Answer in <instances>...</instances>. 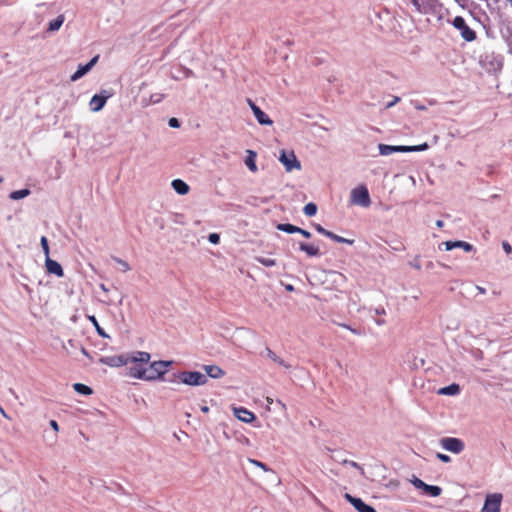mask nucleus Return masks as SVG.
<instances>
[{"label": "nucleus", "mask_w": 512, "mask_h": 512, "mask_svg": "<svg viewBox=\"0 0 512 512\" xmlns=\"http://www.w3.org/2000/svg\"><path fill=\"white\" fill-rule=\"evenodd\" d=\"M150 354L144 351H137L130 355L131 366L128 368V375L141 380H146L145 365L150 361Z\"/></svg>", "instance_id": "f257e3e1"}, {"label": "nucleus", "mask_w": 512, "mask_h": 512, "mask_svg": "<svg viewBox=\"0 0 512 512\" xmlns=\"http://www.w3.org/2000/svg\"><path fill=\"white\" fill-rule=\"evenodd\" d=\"M172 364L173 361L171 360H159L151 362L148 367H146L145 381L165 380V374Z\"/></svg>", "instance_id": "f03ea898"}, {"label": "nucleus", "mask_w": 512, "mask_h": 512, "mask_svg": "<svg viewBox=\"0 0 512 512\" xmlns=\"http://www.w3.org/2000/svg\"><path fill=\"white\" fill-rule=\"evenodd\" d=\"M480 64L490 73L499 72L503 67V56L487 50L480 56Z\"/></svg>", "instance_id": "7ed1b4c3"}, {"label": "nucleus", "mask_w": 512, "mask_h": 512, "mask_svg": "<svg viewBox=\"0 0 512 512\" xmlns=\"http://www.w3.org/2000/svg\"><path fill=\"white\" fill-rule=\"evenodd\" d=\"M180 383L189 386H202L208 381L207 375L199 371H182L178 373Z\"/></svg>", "instance_id": "20e7f679"}, {"label": "nucleus", "mask_w": 512, "mask_h": 512, "mask_svg": "<svg viewBox=\"0 0 512 512\" xmlns=\"http://www.w3.org/2000/svg\"><path fill=\"white\" fill-rule=\"evenodd\" d=\"M350 198H351L352 204H355V205H358V206H361L364 208H367L371 205L369 191L363 185L354 188L351 191Z\"/></svg>", "instance_id": "39448f33"}, {"label": "nucleus", "mask_w": 512, "mask_h": 512, "mask_svg": "<svg viewBox=\"0 0 512 512\" xmlns=\"http://www.w3.org/2000/svg\"><path fill=\"white\" fill-rule=\"evenodd\" d=\"M453 26L460 31L462 38L468 42L476 39V33L467 24L463 17L456 16L452 21Z\"/></svg>", "instance_id": "423d86ee"}, {"label": "nucleus", "mask_w": 512, "mask_h": 512, "mask_svg": "<svg viewBox=\"0 0 512 512\" xmlns=\"http://www.w3.org/2000/svg\"><path fill=\"white\" fill-rule=\"evenodd\" d=\"M502 499L501 493L487 494L481 512H500Z\"/></svg>", "instance_id": "0eeeda50"}, {"label": "nucleus", "mask_w": 512, "mask_h": 512, "mask_svg": "<svg viewBox=\"0 0 512 512\" xmlns=\"http://www.w3.org/2000/svg\"><path fill=\"white\" fill-rule=\"evenodd\" d=\"M440 445L443 449L452 452L454 454H460L464 448V442L455 437H444L440 440Z\"/></svg>", "instance_id": "6e6552de"}, {"label": "nucleus", "mask_w": 512, "mask_h": 512, "mask_svg": "<svg viewBox=\"0 0 512 512\" xmlns=\"http://www.w3.org/2000/svg\"><path fill=\"white\" fill-rule=\"evenodd\" d=\"M279 161L283 164L287 172L301 168V163L293 151L286 152L285 150H282Z\"/></svg>", "instance_id": "1a4fd4ad"}, {"label": "nucleus", "mask_w": 512, "mask_h": 512, "mask_svg": "<svg viewBox=\"0 0 512 512\" xmlns=\"http://www.w3.org/2000/svg\"><path fill=\"white\" fill-rule=\"evenodd\" d=\"M100 363L110 367H121L126 366L130 363L129 354L112 355L100 358Z\"/></svg>", "instance_id": "9d476101"}, {"label": "nucleus", "mask_w": 512, "mask_h": 512, "mask_svg": "<svg viewBox=\"0 0 512 512\" xmlns=\"http://www.w3.org/2000/svg\"><path fill=\"white\" fill-rule=\"evenodd\" d=\"M111 95L112 94L106 90L101 91L99 94L93 95L89 103L90 109L93 112L100 111L106 104V101L111 97Z\"/></svg>", "instance_id": "9b49d317"}, {"label": "nucleus", "mask_w": 512, "mask_h": 512, "mask_svg": "<svg viewBox=\"0 0 512 512\" xmlns=\"http://www.w3.org/2000/svg\"><path fill=\"white\" fill-rule=\"evenodd\" d=\"M99 55L94 56L88 63L80 64L75 73H73L70 77L72 82H75L86 75L98 62Z\"/></svg>", "instance_id": "f8f14e48"}, {"label": "nucleus", "mask_w": 512, "mask_h": 512, "mask_svg": "<svg viewBox=\"0 0 512 512\" xmlns=\"http://www.w3.org/2000/svg\"><path fill=\"white\" fill-rule=\"evenodd\" d=\"M248 105L250 106L256 120L260 125H272L273 121L270 117L261 110L251 99H247Z\"/></svg>", "instance_id": "ddd939ff"}, {"label": "nucleus", "mask_w": 512, "mask_h": 512, "mask_svg": "<svg viewBox=\"0 0 512 512\" xmlns=\"http://www.w3.org/2000/svg\"><path fill=\"white\" fill-rule=\"evenodd\" d=\"M345 499L358 511V512H376L375 508L366 504L361 498L354 497L348 493L345 494Z\"/></svg>", "instance_id": "4468645a"}, {"label": "nucleus", "mask_w": 512, "mask_h": 512, "mask_svg": "<svg viewBox=\"0 0 512 512\" xmlns=\"http://www.w3.org/2000/svg\"><path fill=\"white\" fill-rule=\"evenodd\" d=\"M416 11L426 14L434 8L436 0H410Z\"/></svg>", "instance_id": "2eb2a0df"}, {"label": "nucleus", "mask_w": 512, "mask_h": 512, "mask_svg": "<svg viewBox=\"0 0 512 512\" xmlns=\"http://www.w3.org/2000/svg\"><path fill=\"white\" fill-rule=\"evenodd\" d=\"M45 266H46L48 273L54 274L57 277L64 276V271H63L62 266L57 261L52 260L50 257H47L45 259Z\"/></svg>", "instance_id": "dca6fc26"}, {"label": "nucleus", "mask_w": 512, "mask_h": 512, "mask_svg": "<svg viewBox=\"0 0 512 512\" xmlns=\"http://www.w3.org/2000/svg\"><path fill=\"white\" fill-rule=\"evenodd\" d=\"M234 415L244 423H251L255 419L254 413L244 407L234 408Z\"/></svg>", "instance_id": "f3484780"}, {"label": "nucleus", "mask_w": 512, "mask_h": 512, "mask_svg": "<svg viewBox=\"0 0 512 512\" xmlns=\"http://www.w3.org/2000/svg\"><path fill=\"white\" fill-rule=\"evenodd\" d=\"M379 153L382 156H388L396 152H405L406 148L404 145L393 146L387 144L378 145Z\"/></svg>", "instance_id": "a211bd4d"}, {"label": "nucleus", "mask_w": 512, "mask_h": 512, "mask_svg": "<svg viewBox=\"0 0 512 512\" xmlns=\"http://www.w3.org/2000/svg\"><path fill=\"white\" fill-rule=\"evenodd\" d=\"M207 378L219 379L225 375V371L217 365H204L203 366Z\"/></svg>", "instance_id": "6ab92c4d"}, {"label": "nucleus", "mask_w": 512, "mask_h": 512, "mask_svg": "<svg viewBox=\"0 0 512 512\" xmlns=\"http://www.w3.org/2000/svg\"><path fill=\"white\" fill-rule=\"evenodd\" d=\"M299 250L302 252H305L307 256L309 257H317L320 256V250L318 246H315L314 244H307L304 242L299 243Z\"/></svg>", "instance_id": "aec40b11"}, {"label": "nucleus", "mask_w": 512, "mask_h": 512, "mask_svg": "<svg viewBox=\"0 0 512 512\" xmlns=\"http://www.w3.org/2000/svg\"><path fill=\"white\" fill-rule=\"evenodd\" d=\"M266 357L269 358L274 363L284 367L285 369H290L291 365L287 363L285 360L280 358L275 352H273L270 348L266 347L265 349Z\"/></svg>", "instance_id": "412c9836"}, {"label": "nucleus", "mask_w": 512, "mask_h": 512, "mask_svg": "<svg viewBox=\"0 0 512 512\" xmlns=\"http://www.w3.org/2000/svg\"><path fill=\"white\" fill-rule=\"evenodd\" d=\"M172 188L179 195H185L189 192V185L181 179H175L171 183Z\"/></svg>", "instance_id": "4be33fe9"}, {"label": "nucleus", "mask_w": 512, "mask_h": 512, "mask_svg": "<svg viewBox=\"0 0 512 512\" xmlns=\"http://www.w3.org/2000/svg\"><path fill=\"white\" fill-rule=\"evenodd\" d=\"M459 393H460V386L456 383L445 386V387L439 389V391H438V394H440V395H449V396L458 395Z\"/></svg>", "instance_id": "5701e85b"}, {"label": "nucleus", "mask_w": 512, "mask_h": 512, "mask_svg": "<svg viewBox=\"0 0 512 512\" xmlns=\"http://www.w3.org/2000/svg\"><path fill=\"white\" fill-rule=\"evenodd\" d=\"M248 155L245 158V164L249 168L250 171L256 172L257 171V165H256V153L252 150L247 151Z\"/></svg>", "instance_id": "b1692460"}, {"label": "nucleus", "mask_w": 512, "mask_h": 512, "mask_svg": "<svg viewBox=\"0 0 512 512\" xmlns=\"http://www.w3.org/2000/svg\"><path fill=\"white\" fill-rule=\"evenodd\" d=\"M423 492H424V494H426L430 497H438L441 494L442 489H441V487H439L437 485L425 484V486L423 488Z\"/></svg>", "instance_id": "393cba45"}, {"label": "nucleus", "mask_w": 512, "mask_h": 512, "mask_svg": "<svg viewBox=\"0 0 512 512\" xmlns=\"http://www.w3.org/2000/svg\"><path fill=\"white\" fill-rule=\"evenodd\" d=\"M88 320L95 327V330L99 336L102 338H110V336L105 332V330L99 325L96 317L94 315H89Z\"/></svg>", "instance_id": "a878e982"}, {"label": "nucleus", "mask_w": 512, "mask_h": 512, "mask_svg": "<svg viewBox=\"0 0 512 512\" xmlns=\"http://www.w3.org/2000/svg\"><path fill=\"white\" fill-rule=\"evenodd\" d=\"M64 20V15H58L55 19L49 22L48 31L54 32L59 30Z\"/></svg>", "instance_id": "bb28decb"}, {"label": "nucleus", "mask_w": 512, "mask_h": 512, "mask_svg": "<svg viewBox=\"0 0 512 512\" xmlns=\"http://www.w3.org/2000/svg\"><path fill=\"white\" fill-rule=\"evenodd\" d=\"M325 236L337 243H346L349 245H352L354 243L353 239H347V238L341 237L329 230L327 231V234Z\"/></svg>", "instance_id": "cd10ccee"}, {"label": "nucleus", "mask_w": 512, "mask_h": 512, "mask_svg": "<svg viewBox=\"0 0 512 512\" xmlns=\"http://www.w3.org/2000/svg\"><path fill=\"white\" fill-rule=\"evenodd\" d=\"M31 194V191L27 188L13 191L9 194L11 200H20Z\"/></svg>", "instance_id": "c85d7f7f"}, {"label": "nucleus", "mask_w": 512, "mask_h": 512, "mask_svg": "<svg viewBox=\"0 0 512 512\" xmlns=\"http://www.w3.org/2000/svg\"><path fill=\"white\" fill-rule=\"evenodd\" d=\"M276 228H277V230L288 233V234H293L298 231V226L292 225L290 223L277 224Z\"/></svg>", "instance_id": "c756f323"}, {"label": "nucleus", "mask_w": 512, "mask_h": 512, "mask_svg": "<svg viewBox=\"0 0 512 512\" xmlns=\"http://www.w3.org/2000/svg\"><path fill=\"white\" fill-rule=\"evenodd\" d=\"M501 36L504 39L507 46L512 42V25H507L500 30Z\"/></svg>", "instance_id": "7c9ffc66"}, {"label": "nucleus", "mask_w": 512, "mask_h": 512, "mask_svg": "<svg viewBox=\"0 0 512 512\" xmlns=\"http://www.w3.org/2000/svg\"><path fill=\"white\" fill-rule=\"evenodd\" d=\"M73 388L76 392H78L79 394H82V395H91L93 392L89 386L82 384V383H75L73 385Z\"/></svg>", "instance_id": "2f4dec72"}, {"label": "nucleus", "mask_w": 512, "mask_h": 512, "mask_svg": "<svg viewBox=\"0 0 512 512\" xmlns=\"http://www.w3.org/2000/svg\"><path fill=\"white\" fill-rule=\"evenodd\" d=\"M303 212L307 216H314L317 213V205L313 202H310L304 206Z\"/></svg>", "instance_id": "473e14b6"}, {"label": "nucleus", "mask_w": 512, "mask_h": 512, "mask_svg": "<svg viewBox=\"0 0 512 512\" xmlns=\"http://www.w3.org/2000/svg\"><path fill=\"white\" fill-rule=\"evenodd\" d=\"M256 261L260 264H262L265 267H272L276 265V260L272 258H266V257H256Z\"/></svg>", "instance_id": "72a5a7b5"}, {"label": "nucleus", "mask_w": 512, "mask_h": 512, "mask_svg": "<svg viewBox=\"0 0 512 512\" xmlns=\"http://www.w3.org/2000/svg\"><path fill=\"white\" fill-rule=\"evenodd\" d=\"M405 148H406L405 152L424 151V150L428 149V144L423 143V144L415 145V146H405Z\"/></svg>", "instance_id": "f704fd0d"}, {"label": "nucleus", "mask_w": 512, "mask_h": 512, "mask_svg": "<svg viewBox=\"0 0 512 512\" xmlns=\"http://www.w3.org/2000/svg\"><path fill=\"white\" fill-rule=\"evenodd\" d=\"M456 248H462L466 252H472L474 251V247L465 241H456Z\"/></svg>", "instance_id": "c9c22d12"}, {"label": "nucleus", "mask_w": 512, "mask_h": 512, "mask_svg": "<svg viewBox=\"0 0 512 512\" xmlns=\"http://www.w3.org/2000/svg\"><path fill=\"white\" fill-rule=\"evenodd\" d=\"M40 242H41V247H42V250H43L46 258L49 257L50 250H49L47 238L45 236H42Z\"/></svg>", "instance_id": "e433bc0d"}, {"label": "nucleus", "mask_w": 512, "mask_h": 512, "mask_svg": "<svg viewBox=\"0 0 512 512\" xmlns=\"http://www.w3.org/2000/svg\"><path fill=\"white\" fill-rule=\"evenodd\" d=\"M248 460H249V462H250L251 464H253V465H255V466H257V467H259V468L263 469V470H264V471H266V472L271 471V469H270V468H269L265 463H263V462H261V461H258V460H255V459H251V458H250V459H248Z\"/></svg>", "instance_id": "4c0bfd02"}, {"label": "nucleus", "mask_w": 512, "mask_h": 512, "mask_svg": "<svg viewBox=\"0 0 512 512\" xmlns=\"http://www.w3.org/2000/svg\"><path fill=\"white\" fill-rule=\"evenodd\" d=\"M411 483L413 484V486L417 489H421L423 490L424 486H425V482L422 481L421 479L417 478V477H413V479L411 480Z\"/></svg>", "instance_id": "58836bf2"}, {"label": "nucleus", "mask_w": 512, "mask_h": 512, "mask_svg": "<svg viewBox=\"0 0 512 512\" xmlns=\"http://www.w3.org/2000/svg\"><path fill=\"white\" fill-rule=\"evenodd\" d=\"M389 245L395 251H403V250H405V246L401 242H399V241L391 242Z\"/></svg>", "instance_id": "ea45409f"}, {"label": "nucleus", "mask_w": 512, "mask_h": 512, "mask_svg": "<svg viewBox=\"0 0 512 512\" xmlns=\"http://www.w3.org/2000/svg\"><path fill=\"white\" fill-rule=\"evenodd\" d=\"M208 240L210 243L217 245L220 242V236L217 233H211L208 236Z\"/></svg>", "instance_id": "a19ab883"}, {"label": "nucleus", "mask_w": 512, "mask_h": 512, "mask_svg": "<svg viewBox=\"0 0 512 512\" xmlns=\"http://www.w3.org/2000/svg\"><path fill=\"white\" fill-rule=\"evenodd\" d=\"M437 458L443 463H449L451 461V457L443 453H437Z\"/></svg>", "instance_id": "79ce46f5"}, {"label": "nucleus", "mask_w": 512, "mask_h": 512, "mask_svg": "<svg viewBox=\"0 0 512 512\" xmlns=\"http://www.w3.org/2000/svg\"><path fill=\"white\" fill-rule=\"evenodd\" d=\"M168 124L171 128H179L180 127V122L177 118H170L169 121H168Z\"/></svg>", "instance_id": "37998d69"}, {"label": "nucleus", "mask_w": 512, "mask_h": 512, "mask_svg": "<svg viewBox=\"0 0 512 512\" xmlns=\"http://www.w3.org/2000/svg\"><path fill=\"white\" fill-rule=\"evenodd\" d=\"M163 94H153L150 97V101L154 104L159 103L163 99Z\"/></svg>", "instance_id": "c03bdc74"}, {"label": "nucleus", "mask_w": 512, "mask_h": 512, "mask_svg": "<svg viewBox=\"0 0 512 512\" xmlns=\"http://www.w3.org/2000/svg\"><path fill=\"white\" fill-rule=\"evenodd\" d=\"M313 227L315 228V230H316L318 233H320V234H322V235H324V236L327 234V231H328V230H327V229H325V228H324L323 226H321L320 224L314 223V224H313Z\"/></svg>", "instance_id": "a18cd8bd"}, {"label": "nucleus", "mask_w": 512, "mask_h": 512, "mask_svg": "<svg viewBox=\"0 0 512 512\" xmlns=\"http://www.w3.org/2000/svg\"><path fill=\"white\" fill-rule=\"evenodd\" d=\"M116 262H117L119 265H121V267H122V270H123V271H128V270H130V266H129V264H128L126 261H124V260H122V259H116Z\"/></svg>", "instance_id": "49530a36"}, {"label": "nucleus", "mask_w": 512, "mask_h": 512, "mask_svg": "<svg viewBox=\"0 0 512 512\" xmlns=\"http://www.w3.org/2000/svg\"><path fill=\"white\" fill-rule=\"evenodd\" d=\"M68 346L71 348H77V342L73 339L68 340L67 344L63 345V348L68 352Z\"/></svg>", "instance_id": "de8ad7c7"}, {"label": "nucleus", "mask_w": 512, "mask_h": 512, "mask_svg": "<svg viewBox=\"0 0 512 512\" xmlns=\"http://www.w3.org/2000/svg\"><path fill=\"white\" fill-rule=\"evenodd\" d=\"M502 248L507 254L512 253V246L507 241L502 242Z\"/></svg>", "instance_id": "09e8293b"}, {"label": "nucleus", "mask_w": 512, "mask_h": 512, "mask_svg": "<svg viewBox=\"0 0 512 512\" xmlns=\"http://www.w3.org/2000/svg\"><path fill=\"white\" fill-rule=\"evenodd\" d=\"M164 381H167L169 383H177V382H179L178 373L172 374L170 377L165 378Z\"/></svg>", "instance_id": "8fccbe9b"}, {"label": "nucleus", "mask_w": 512, "mask_h": 512, "mask_svg": "<svg viewBox=\"0 0 512 512\" xmlns=\"http://www.w3.org/2000/svg\"><path fill=\"white\" fill-rule=\"evenodd\" d=\"M444 244H445V249L447 251H450V250L456 248V245H455L456 241H446Z\"/></svg>", "instance_id": "3c124183"}, {"label": "nucleus", "mask_w": 512, "mask_h": 512, "mask_svg": "<svg viewBox=\"0 0 512 512\" xmlns=\"http://www.w3.org/2000/svg\"><path fill=\"white\" fill-rule=\"evenodd\" d=\"M399 101H400V98H399V97H397V96H395V97L393 98V100H392V101H390V102H388V103H386V104H385V108H386V109H389V108L393 107V106H394L396 103H398Z\"/></svg>", "instance_id": "603ef678"}, {"label": "nucleus", "mask_w": 512, "mask_h": 512, "mask_svg": "<svg viewBox=\"0 0 512 512\" xmlns=\"http://www.w3.org/2000/svg\"><path fill=\"white\" fill-rule=\"evenodd\" d=\"M343 464H347V465H350L351 467H354V468H357L359 470H362L361 466L358 463L354 462V461L344 460Z\"/></svg>", "instance_id": "864d4df0"}, {"label": "nucleus", "mask_w": 512, "mask_h": 512, "mask_svg": "<svg viewBox=\"0 0 512 512\" xmlns=\"http://www.w3.org/2000/svg\"><path fill=\"white\" fill-rule=\"evenodd\" d=\"M296 233H299L301 234L302 236H304L305 238H310L311 237V233L307 230H304L300 227H298V231Z\"/></svg>", "instance_id": "5fc2aeb1"}, {"label": "nucleus", "mask_w": 512, "mask_h": 512, "mask_svg": "<svg viewBox=\"0 0 512 512\" xmlns=\"http://www.w3.org/2000/svg\"><path fill=\"white\" fill-rule=\"evenodd\" d=\"M49 425H50V427H51L55 432H58V431H59V425H58L57 421H55V420H50Z\"/></svg>", "instance_id": "6e6d98bb"}, {"label": "nucleus", "mask_w": 512, "mask_h": 512, "mask_svg": "<svg viewBox=\"0 0 512 512\" xmlns=\"http://www.w3.org/2000/svg\"><path fill=\"white\" fill-rule=\"evenodd\" d=\"M275 404H276V406H278V407L280 408V410H281L282 412H285V411H286V409H287V408H286V405H285L281 400H276V401H275Z\"/></svg>", "instance_id": "4d7b16f0"}, {"label": "nucleus", "mask_w": 512, "mask_h": 512, "mask_svg": "<svg viewBox=\"0 0 512 512\" xmlns=\"http://www.w3.org/2000/svg\"><path fill=\"white\" fill-rule=\"evenodd\" d=\"M374 311L376 315H384L386 313L383 307H377L374 309Z\"/></svg>", "instance_id": "13d9d810"}, {"label": "nucleus", "mask_w": 512, "mask_h": 512, "mask_svg": "<svg viewBox=\"0 0 512 512\" xmlns=\"http://www.w3.org/2000/svg\"><path fill=\"white\" fill-rule=\"evenodd\" d=\"M80 350H81V353L83 355H85L86 357L90 358L89 352L83 346L80 347Z\"/></svg>", "instance_id": "bf43d9fd"}, {"label": "nucleus", "mask_w": 512, "mask_h": 512, "mask_svg": "<svg viewBox=\"0 0 512 512\" xmlns=\"http://www.w3.org/2000/svg\"><path fill=\"white\" fill-rule=\"evenodd\" d=\"M375 322H376V324H377V325H379V326H381V325L385 324V320H383V319H377Z\"/></svg>", "instance_id": "052dcab7"}, {"label": "nucleus", "mask_w": 512, "mask_h": 512, "mask_svg": "<svg viewBox=\"0 0 512 512\" xmlns=\"http://www.w3.org/2000/svg\"><path fill=\"white\" fill-rule=\"evenodd\" d=\"M201 411H202L203 413H207V412L209 411V407H208V406H206V405H204V406H202V407H201Z\"/></svg>", "instance_id": "680f3d73"}, {"label": "nucleus", "mask_w": 512, "mask_h": 512, "mask_svg": "<svg viewBox=\"0 0 512 512\" xmlns=\"http://www.w3.org/2000/svg\"><path fill=\"white\" fill-rule=\"evenodd\" d=\"M285 288H286L287 291H293L294 290V286L291 285V284L286 285Z\"/></svg>", "instance_id": "e2e57ef3"}, {"label": "nucleus", "mask_w": 512, "mask_h": 512, "mask_svg": "<svg viewBox=\"0 0 512 512\" xmlns=\"http://www.w3.org/2000/svg\"><path fill=\"white\" fill-rule=\"evenodd\" d=\"M411 265L417 270L421 269V265L419 263H411Z\"/></svg>", "instance_id": "0e129e2a"}, {"label": "nucleus", "mask_w": 512, "mask_h": 512, "mask_svg": "<svg viewBox=\"0 0 512 512\" xmlns=\"http://www.w3.org/2000/svg\"><path fill=\"white\" fill-rule=\"evenodd\" d=\"M0 413L5 417V418H9L8 415L6 414L5 410L0 406Z\"/></svg>", "instance_id": "69168bd1"}, {"label": "nucleus", "mask_w": 512, "mask_h": 512, "mask_svg": "<svg viewBox=\"0 0 512 512\" xmlns=\"http://www.w3.org/2000/svg\"><path fill=\"white\" fill-rule=\"evenodd\" d=\"M436 225L441 228V227H443L444 222L442 220H437Z\"/></svg>", "instance_id": "338daca9"}, {"label": "nucleus", "mask_w": 512, "mask_h": 512, "mask_svg": "<svg viewBox=\"0 0 512 512\" xmlns=\"http://www.w3.org/2000/svg\"><path fill=\"white\" fill-rule=\"evenodd\" d=\"M509 53L512 54V41L511 44L508 45Z\"/></svg>", "instance_id": "774afa93"}]
</instances>
